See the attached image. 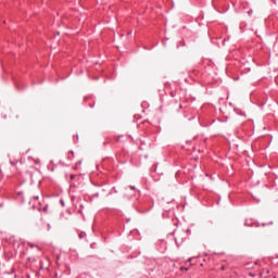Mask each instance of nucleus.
I'll return each instance as SVG.
<instances>
[{
	"label": "nucleus",
	"instance_id": "nucleus-1",
	"mask_svg": "<svg viewBox=\"0 0 278 278\" xmlns=\"http://www.w3.org/2000/svg\"><path fill=\"white\" fill-rule=\"evenodd\" d=\"M30 160H31L35 164H40V159L30 157Z\"/></svg>",
	"mask_w": 278,
	"mask_h": 278
},
{
	"label": "nucleus",
	"instance_id": "nucleus-2",
	"mask_svg": "<svg viewBox=\"0 0 278 278\" xmlns=\"http://www.w3.org/2000/svg\"><path fill=\"white\" fill-rule=\"evenodd\" d=\"M181 270H190V268H188V267H186V268L181 267Z\"/></svg>",
	"mask_w": 278,
	"mask_h": 278
},
{
	"label": "nucleus",
	"instance_id": "nucleus-3",
	"mask_svg": "<svg viewBox=\"0 0 278 278\" xmlns=\"http://www.w3.org/2000/svg\"><path fill=\"white\" fill-rule=\"evenodd\" d=\"M61 205L64 207V201L61 200Z\"/></svg>",
	"mask_w": 278,
	"mask_h": 278
},
{
	"label": "nucleus",
	"instance_id": "nucleus-5",
	"mask_svg": "<svg viewBox=\"0 0 278 278\" xmlns=\"http://www.w3.org/2000/svg\"><path fill=\"white\" fill-rule=\"evenodd\" d=\"M188 262H192V258H189Z\"/></svg>",
	"mask_w": 278,
	"mask_h": 278
},
{
	"label": "nucleus",
	"instance_id": "nucleus-4",
	"mask_svg": "<svg viewBox=\"0 0 278 278\" xmlns=\"http://www.w3.org/2000/svg\"><path fill=\"white\" fill-rule=\"evenodd\" d=\"M34 199H36L38 201L39 198H38V195H36V197H34Z\"/></svg>",
	"mask_w": 278,
	"mask_h": 278
}]
</instances>
